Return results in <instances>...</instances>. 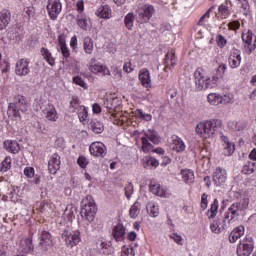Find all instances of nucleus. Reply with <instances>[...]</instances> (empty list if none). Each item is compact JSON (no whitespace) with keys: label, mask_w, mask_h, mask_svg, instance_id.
Instances as JSON below:
<instances>
[{"label":"nucleus","mask_w":256,"mask_h":256,"mask_svg":"<svg viewBox=\"0 0 256 256\" xmlns=\"http://www.w3.org/2000/svg\"><path fill=\"white\" fill-rule=\"evenodd\" d=\"M11 169V157L7 156L0 165L1 173H7Z\"/></svg>","instance_id":"c03bdc74"},{"label":"nucleus","mask_w":256,"mask_h":256,"mask_svg":"<svg viewBox=\"0 0 256 256\" xmlns=\"http://www.w3.org/2000/svg\"><path fill=\"white\" fill-rule=\"evenodd\" d=\"M112 235L115 241H123V239H125V226H123V224L114 226Z\"/></svg>","instance_id":"412c9836"},{"label":"nucleus","mask_w":256,"mask_h":256,"mask_svg":"<svg viewBox=\"0 0 256 256\" xmlns=\"http://www.w3.org/2000/svg\"><path fill=\"white\" fill-rule=\"evenodd\" d=\"M83 47L85 53H87V55H91V53H93V39H91V37H85Z\"/></svg>","instance_id":"e433bc0d"},{"label":"nucleus","mask_w":256,"mask_h":256,"mask_svg":"<svg viewBox=\"0 0 256 256\" xmlns=\"http://www.w3.org/2000/svg\"><path fill=\"white\" fill-rule=\"evenodd\" d=\"M225 71H227V65L225 64H220L218 68L216 69V73L213 75V81L217 83L218 79H222L223 75H225Z\"/></svg>","instance_id":"473e14b6"},{"label":"nucleus","mask_w":256,"mask_h":256,"mask_svg":"<svg viewBox=\"0 0 256 256\" xmlns=\"http://www.w3.org/2000/svg\"><path fill=\"white\" fill-rule=\"evenodd\" d=\"M182 179L184 183L191 185L195 183V174L193 170H182Z\"/></svg>","instance_id":"c85d7f7f"},{"label":"nucleus","mask_w":256,"mask_h":256,"mask_svg":"<svg viewBox=\"0 0 256 256\" xmlns=\"http://www.w3.org/2000/svg\"><path fill=\"white\" fill-rule=\"evenodd\" d=\"M38 209L42 213V215H45L46 217H48V215H51V211H53L51 204L45 201L40 204Z\"/></svg>","instance_id":"f704fd0d"},{"label":"nucleus","mask_w":256,"mask_h":256,"mask_svg":"<svg viewBox=\"0 0 256 256\" xmlns=\"http://www.w3.org/2000/svg\"><path fill=\"white\" fill-rule=\"evenodd\" d=\"M60 51H61L64 59H69L71 53L69 52V48H67V45L60 46Z\"/></svg>","instance_id":"e2e57ef3"},{"label":"nucleus","mask_w":256,"mask_h":256,"mask_svg":"<svg viewBox=\"0 0 256 256\" xmlns=\"http://www.w3.org/2000/svg\"><path fill=\"white\" fill-rule=\"evenodd\" d=\"M238 5H240L242 9V13L244 15H249V1L247 0H236Z\"/></svg>","instance_id":"09e8293b"},{"label":"nucleus","mask_w":256,"mask_h":256,"mask_svg":"<svg viewBox=\"0 0 256 256\" xmlns=\"http://www.w3.org/2000/svg\"><path fill=\"white\" fill-rule=\"evenodd\" d=\"M141 204H139V202H135L129 211V215L132 219H137V217H139V213H141Z\"/></svg>","instance_id":"c9c22d12"},{"label":"nucleus","mask_w":256,"mask_h":256,"mask_svg":"<svg viewBox=\"0 0 256 256\" xmlns=\"http://www.w3.org/2000/svg\"><path fill=\"white\" fill-rule=\"evenodd\" d=\"M172 143L174 145V150L177 151V153L185 151V142H183L179 136H172Z\"/></svg>","instance_id":"cd10ccee"},{"label":"nucleus","mask_w":256,"mask_h":256,"mask_svg":"<svg viewBox=\"0 0 256 256\" xmlns=\"http://www.w3.org/2000/svg\"><path fill=\"white\" fill-rule=\"evenodd\" d=\"M242 173H245V175L255 173V162H248L246 165H244Z\"/></svg>","instance_id":"a18cd8bd"},{"label":"nucleus","mask_w":256,"mask_h":256,"mask_svg":"<svg viewBox=\"0 0 256 256\" xmlns=\"http://www.w3.org/2000/svg\"><path fill=\"white\" fill-rule=\"evenodd\" d=\"M137 22L138 23H149L153 13H155V8L151 4H145L136 9Z\"/></svg>","instance_id":"0eeeda50"},{"label":"nucleus","mask_w":256,"mask_h":256,"mask_svg":"<svg viewBox=\"0 0 256 256\" xmlns=\"http://www.w3.org/2000/svg\"><path fill=\"white\" fill-rule=\"evenodd\" d=\"M98 249L103 255H111V241H101Z\"/></svg>","instance_id":"72a5a7b5"},{"label":"nucleus","mask_w":256,"mask_h":256,"mask_svg":"<svg viewBox=\"0 0 256 256\" xmlns=\"http://www.w3.org/2000/svg\"><path fill=\"white\" fill-rule=\"evenodd\" d=\"M242 41L246 45H251V43H253V31L248 30L247 33H243L242 34Z\"/></svg>","instance_id":"49530a36"},{"label":"nucleus","mask_w":256,"mask_h":256,"mask_svg":"<svg viewBox=\"0 0 256 256\" xmlns=\"http://www.w3.org/2000/svg\"><path fill=\"white\" fill-rule=\"evenodd\" d=\"M24 175L26 177H34L35 176V169L33 167H28L24 169Z\"/></svg>","instance_id":"69168bd1"},{"label":"nucleus","mask_w":256,"mask_h":256,"mask_svg":"<svg viewBox=\"0 0 256 256\" xmlns=\"http://www.w3.org/2000/svg\"><path fill=\"white\" fill-rule=\"evenodd\" d=\"M100 19H111V8L109 5L100 6L95 13Z\"/></svg>","instance_id":"b1692460"},{"label":"nucleus","mask_w":256,"mask_h":256,"mask_svg":"<svg viewBox=\"0 0 256 256\" xmlns=\"http://www.w3.org/2000/svg\"><path fill=\"white\" fill-rule=\"evenodd\" d=\"M210 229L212 233H216V235H219V233H221L222 231H225V225L219 226V223L213 222L210 225Z\"/></svg>","instance_id":"3c124183"},{"label":"nucleus","mask_w":256,"mask_h":256,"mask_svg":"<svg viewBox=\"0 0 256 256\" xmlns=\"http://www.w3.org/2000/svg\"><path fill=\"white\" fill-rule=\"evenodd\" d=\"M61 169V157L57 153L53 154L48 162V171L55 175Z\"/></svg>","instance_id":"ddd939ff"},{"label":"nucleus","mask_w":256,"mask_h":256,"mask_svg":"<svg viewBox=\"0 0 256 256\" xmlns=\"http://www.w3.org/2000/svg\"><path fill=\"white\" fill-rule=\"evenodd\" d=\"M228 27L231 31H237V29H240L241 23L237 20L229 22Z\"/></svg>","instance_id":"bf43d9fd"},{"label":"nucleus","mask_w":256,"mask_h":256,"mask_svg":"<svg viewBox=\"0 0 256 256\" xmlns=\"http://www.w3.org/2000/svg\"><path fill=\"white\" fill-rule=\"evenodd\" d=\"M125 27L131 31L133 29V25L135 23V15L133 13H128L124 18Z\"/></svg>","instance_id":"a19ab883"},{"label":"nucleus","mask_w":256,"mask_h":256,"mask_svg":"<svg viewBox=\"0 0 256 256\" xmlns=\"http://www.w3.org/2000/svg\"><path fill=\"white\" fill-rule=\"evenodd\" d=\"M11 23V11L2 10L0 13V31L7 29V25Z\"/></svg>","instance_id":"a211bd4d"},{"label":"nucleus","mask_w":256,"mask_h":256,"mask_svg":"<svg viewBox=\"0 0 256 256\" xmlns=\"http://www.w3.org/2000/svg\"><path fill=\"white\" fill-rule=\"evenodd\" d=\"M38 239L39 243L36 246V249H38V251L41 253H47L50 247H53V235L49 231L42 230Z\"/></svg>","instance_id":"423d86ee"},{"label":"nucleus","mask_w":256,"mask_h":256,"mask_svg":"<svg viewBox=\"0 0 256 256\" xmlns=\"http://www.w3.org/2000/svg\"><path fill=\"white\" fill-rule=\"evenodd\" d=\"M161 167H167L171 163V158L169 156H161Z\"/></svg>","instance_id":"338daca9"},{"label":"nucleus","mask_w":256,"mask_h":256,"mask_svg":"<svg viewBox=\"0 0 256 256\" xmlns=\"http://www.w3.org/2000/svg\"><path fill=\"white\" fill-rule=\"evenodd\" d=\"M77 111L81 123H83V121H87V117L89 116L87 108L85 106H81Z\"/></svg>","instance_id":"de8ad7c7"},{"label":"nucleus","mask_w":256,"mask_h":256,"mask_svg":"<svg viewBox=\"0 0 256 256\" xmlns=\"http://www.w3.org/2000/svg\"><path fill=\"white\" fill-rule=\"evenodd\" d=\"M73 83H75L76 85H79L80 87H85V81H83V78L79 76H75L73 78Z\"/></svg>","instance_id":"774afa93"},{"label":"nucleus","mask_w":256,"mask_h":256,"mask_svg":"<svg viewBox=\"0 0 256 256\" xmlns=\"http://www.w3.org/2000/svg\"><path fill=\"white\" fill-rule=\"evenodd\" d=\"M77 25L84 31H87V27L89 25L87 22V16H85L83 14L79 15L77 18Z\"/></svg>","instance_id":"37998d69"},{"label":"nucleus","mask_w":256,"mask_h":256,"mask_svg":"<svg viewBox=\"0 0 256 256\" xmlns=\"http://www.w3.org/2000/svg\"><path fill=\"white\" fill-rule=\"evenodd\" d=\"M43 114L48 121H52L53 123L59 119V114H57V109H55L53 104L46 105L45 109H43Z\"/></svg>","instance_id":"dca6fc26"},{"label":"nucleus","mask_w":256,"mask_h":256,"mask_svg":"<svg viewBox=\"0 0 256 256\" xmlns=\"http://www.w3.org/2000/svg\"><path fill=\"white\" fill-rule=\"evenodd\" d=\"M62 10L63 5L61 4V0H48L47 11L52 21L57 19Z\"/></svg>","instance_id":"9d476101"},{"label":"nucleus","mask_w":256,"mask_h":256,"mask_svg":"<svg viewBox=\"0 0 256 256\" xmlns=\"http://www.w3.org/2000/svg\"><path fill=\"white\" fill-rule=\"evenodd\" d=\"M4 149H6V151H9V153H19V143L13 140H5Z\"/></svg>","instance_id":"393cba45"},{"label":"nucleus","mask_w":256,"mask_h":256,"mask_svg":"<svg viewBox=\"0 0 256 256\" xmlns=\"http://www.w3.org/2000/svg\"><path fill=\"white\" fill-rule=\"evenodd\" d=\"M141 141H142V151L144 153H149V151L153 149V144L159 145V143H161V136H159V132H157V130L149 129L148 131L144 132V137L141 138Z\"/></svg>","instance_id":"20e7f679"},{"label":"nucleus","mask_w":256,"mask_h":256,"mask_svg":"<svg viewBox=\"0 0 256 256\" xmlns=\"http://www.w3.org/2000/svg\"><path fill=\"white\" fill-rule=\"evenodd\" d=\"M227 181V171L223 168H217L213 173V182L216 187H221Z\"/></svg>","instance_id":"2eb2a0df"},{"label":"nucleus","mask_w":256,"mask_h":256,"mask_svg":"<svg viewBox=\"0 0 256 256\" xmlns=\"http://www.w3.org/2000/svg\"><path fill=\"white\" fill-rule=\"evenodd\" d=\"M169 63H171L172 67L174 65H176V62H175V53H167L166 54V57H165V68H164V71L167 72V69H171V67H169Z\"/></svg>","instance_id":"ea45409f"},{"label":"nucleus","mask_w":256,"mask_h":256,"mask_svg":"<svg viewBox=\"0 0 256 256\" xmlns=\"http://www.w3.org/2000/svg\"><path fill=\"white\" fill-rule=\"evenodd\" d=\"M27 107V98L25 96H15L13 102L8 106V115L15 117V119H21V113H25Z\"/></svg>","instance_id":"f03ea898"},{"label":"nucleus","mask_w":256,"mask_h":256,"mask_svg":"<svg viewBox=\"0 0 256 256\" xmlns=\"http://www.w3.org/2000/svg\"><path fill=\"white\" fill-rule=\"evenodd\" d=\"M136 114L139 115L144 121H151V119H153V116L151 114H147L141 109H137Z\"/></svg>","instance_id":"864d4df0"},{"label":"nucleus","mask_w":256,"mask_h":256,"mask_svg":"<svg viewBox=\"0 0 256 256\" xmlns=\"http://www.w3.org/2000/svg\"><path fill=\"white\" fill-rule=\"evenodd\" d=\"M139 81H141L143 87L149 89L151 87V73L146 68L140 70Z\"/></svg>","instance_id":"f3484780"},{"label":"nucleus","mask_w":256,"mask_h":256,"mask_svg":"<svg viewBox=\"0 0 256 256\" xmlns=\"http://www.w3.org/2000/svg\"><path fill=\"white\" fill-rule=\"evenodd\" d=\"M144 169H157L159 167V160L153 156H148L143 164Z\"/></svg>","instance_id":"bb28decb"},{"label":"nucleus","mask_w":256,"mask_h":256,"mask_svg":"<svg viewBox=\"0 0 256 256\" xmlns=\"http://www.w3.org/2000/svg\"><path fill=\"white\" fill-rule=\"evenodd\" d=\"M216 41H217L218 47H220L221 49H223V47H225V45H227V39H225V37H223V35H218L216 38Z\"/></svg>","instance_id":"13d9d810"},{"label":"nucleus","mask_w":256,"mask_h":256,"mask_svg":"<svg viewBox=\"0 0 256 256\" xmlns=\"http://www.w3.org/2000/svg\"><path fill=\"white\" fill-rule=\"evenodd\" d=\"M208 195L206 193H203L201 196V209L205 211L207 209L208 201H207Z\"/></svg>","instance_id":"0e129e2a"},{"label":"nucleus","mask_w":256,"mask_h":256,"mask_svg":"<svg viewBox=\"0 0 256 256\" xmlns=\"http://www.w3.org/2000/svg\"><path fill=\"white\" fill-rule=\"evenodd\" d=\"M80 107H82L81 106V101L79 100V98L73 96L71 101H70V111L72 113H75V111H79Z\"/></svg>","instance_id":"79ce46f5"},{"label":"nucleus","mask_w":256,"mask_h":256,"mask_svg":"<svg viewBox=\"0 0 256 256\" xmlns=\"http://www.w3.org/2000/svg\"><path fill=\"white\" fill-rule=\"evenodd\" d=\"M89 151L93 157H105L107 155V146L103 142H93L90 145Z\"/></svg>","instance_id":"9b49d317"},{"label":"nucleus","mask_w":256,"mask_h":256,"mask_svg":"<svg viewBox=\"0 0 256 256\" xmlns=\"http://www.w3.org/2000/svg\"><path fill=\"white\" fill-rule=\"evenodd\" d=\"M149 189L153 195H157L158 197H163L164 195L163 188H161V185L157 182H151Z\"/></svg>","instance_id":"2f4dec72"},{"label":"nucleus","mask_w":256,"mask_h":256,"mask_svg":"<svg viewBox=\"0 0 256 256\" xmlns=\"http://www.w3.org/2000/svg\"><path fill=\"white\" fill-rule=\"evenodd\" d=\"M213 11V7H210L204 15L201 16L198 25H203V23H205V19L209 18V15L211 14V12Z\"/></svg>","instance_id":"052dcab7"},{"label":"nucleus","mask_w":256,"mask_h":256,"mask_svg":"<svg viewBox=\"0 0 256 256\" xmlns=\"http://www.w3.org/2000/svg\"><path fill=\"white\" fill-rule=\"evenodd\" d=\"M255 249L253 237L246 236L237 246L236 253L238 256H251Z\"/></svg>","instance_id":"39448f33"},{"label":"nucleus","mask_w":256,"mask_h":256,"mask_svg":"<svg viewBox=\"0 0 256 256\" xmlns=\"http://www.w3.org/2000/svg\"><path fill=\"white\" fill-rule=\"evenodd\" d=\"M89 127L93 133H96V135H99L105 131V126L103 125V122H99V120H92L89 124Z\"/></svg>","instance_id":"a878e982"},{"label":"nucleus","mask_w":256,"mask_h":256,"mask_svg":"<svg viewBox=\"0 0 256 256\" xmlns=\"http://www.w3.org/2000/svg\"><path fill=\"white\" fill-rule=\"evenodd\" d=\"M231 69H237L241 65V54H232L228 59Z\"/></svg>","instance_id":"7c9ffc66"},{"label":"nucleus","mask_w":256,"mask_h":256,"mask_svg":"<svg viewBox=\"0 0 256 256\" xmlns=\"http://www.w3.org/2000/svg\"><path fill=\"white\" fill-rule=\"evenodd\" d=\"M208 101L210 102V105H227L229 101H231V98L228 96H221V94L217 93H210L208 95Z\"/></svg>","instance_id":"4468645a"},{"label":"nucleus","mask_w":256,"mask_h":256,"mask_svg":"<svg viewBox=\"0 0 256 256\" xmlns=\"http://www.w3.org/2000/svg\"><path fill=\"white\" fill-rule=\"evenodd\" d=\"M232 153H235V144H233V142L224 144V155L229 157Z\"/></svg>","instance_id":"8fccbe9b"},{"label":"nucleus","mask_w":256,"mask_h":256,"mask_svg":"<svg viewBox=\"0 0 256 256\" xmlns=\"http://www.w3.org/2000/svg\"><path fill=\"white\" fill-rule=\"evenodd\" d=\"M41 54L43 55L44 59H46L47 63L51 65V67L55 65V58H53V56L51 55V52H49V49L42 48Z\"/></svg>","instance_id":"58836bf2"},{"label":"nucleus","mask_w":256,"mask_h":256,"mask_svg":"<svg viewBox=\"0 0 256 256\" xmlns=\"http://www.w3.org/2000/svg\"><path fill=\"white\" fill-rule=\"evenodd\" d=\"M21 248L23 253H33L35 246L33 245V238L28 237L21 241Z\"/></svg>","instance_id":"5701e85b"},{"label":"nucleus","mask_w":256,"mask_h":256,"mask_svg":"<svg viewBox=\"0 0 256 256\" xmlns=\"http://www.w3.org/2000/svg\"><path fill=\"white\" fill-rule=\"evenodd\" d=\"M149 215L150 217H159V207H157L155 204H150Z\"/></svg>","instance_id":"6e6d98bb"},{"label":"nucleus","mask_w":256,"mask_h":256,"mask_svg":"<svg viewBox=\"0 0 256 256\" xmlns=\"http://www.w3.org/2000/svg\"><path fill=\"white\" fill-rule=\"evenodd\" d=\"M217 211H219V200L214 199L210 209L208 210V213H211L209 219H215V217H217Z\"/></svg>","instance_id":"4c0bfd02"},{"label":"nucleus","mask_w":256,"mask_h":256,"mask_svg":"<svg viewBox=\"0 0 256 256\" xmlns=\"http://www.w3.org/2000/svg\"><path fill=\"white\" fill-rule=\"evenodd\" d=\"M216 83L217 82H215V80H213V77H212V80H211V78H206L203 90L213 89L215 87Z\"/></svg>","instance_id":"4d7b16f0"},{"label":"nucleus","mask_w":256,"mask_h":256,"mask_svg":"<svg viewBox=\"0 0 256 256\" xmlns=\"http://www.w3.org/2000/svg\"><path fill=\"white\" fill-rule=\"evenodd\" d=\"M29 59L22 58L17 61L15 73L19 77H25V75H29L31 70L29 69Z\"/></svg>","instance_id":"f8f14e48"},{"label":"nucleus","mask_w":256,"mask_h":256,"mask_svg":"<svg viewBox=\"0 0 256 256\" xmlns=\"http://www.w3.org/2000/svg\"><path fill=\"white\" fill-rule=\"evenodd\" d=\"M80 215L89 221V223L95 220V215H97V206H95L92 196H86V198L82 200Z\"/></svg>","instance_id":"7ed1b4c3"},{"label":"nucleus","mask_w":256,"mask_h":256,"mask_svg":"<svg viewBox=\"0 0 256 256\" xmlns=\"http://www.w3.org/2000/svg\"><path fill=\"white\" fill-rule=\"evenodd\" d=\"M95 59L91 60L90 71L94 74L100 73L101 75H110L109 69L103 65L93 64Z\"/></svg>","instance_id":"4be33fe9"},{"label":"nucleus","mask_w":256,"mask_h":256,"mask_svg":"<svg viewBox=\"0 0 256 256\" xmlns=\"http://www.w3.org/2000/svg\"><path fill=\"white\" fill-rule=\"evenodd\" d=\"M124 191H125V197L127 199H131V196L133 195V191H134L133 183L129 182L128 185L125 186Z\"/></svg>","instance_id":"603ef678"},{"label":"nucleus","mask_w":256,"mask_h":256,"mask_svg":"<svg viewBox=\"0 0 256 256\" xmlns=\"http://www.w3.org/2000/svg\"><path fill=\"white\" fill-rule=\"evenodd\" d=\"M221 125L222 123L219 119L200 122L196 126V133L203 139H211V137H215V133H217V129H219Z\"/></svg>","instance_id":"f257e3e1"},{"label":"nucleus","mask_w":256,"mask_h":256,"mask_svg":"<svg viewBox=\"0 0 256 256\" xmlns=\"http://www.w3.org/2000/svg\"><path fill=\"white\" fill-rule=\"evenodd\" d=\"M194 79H195V84H196V88L198 89V91H203V89H205V77L201 74V68H198L195 72H194Z\"/></svg>","instance_id":"aec40b11"},{"label":"nucleus","mask_w":256,"mask_h":256,"mask_svg":"<svg viewBox=\"0 0 256 256\" xmlns=\"http://www.w3.org/2000/svg\"><path fill=\"white\" fill-rule=\"evenodd\" d=\"M231 7H233V3L230 0H226L224 4L219 6L218 11L222 19H227L231 15Z\"/></svg>","instance_id":"6ab92c4d"},{"label":"nucleus","mask_w":256,"mask_h":256,"mask_svg":"<svg viewBox=\"0 0 256 256\" xmlns=\"http://www.w3.org/2000/svg\"><path fill=\"white\" fill-rule=\"evenodd\" d=\"M104 106L109 111H113V109H117V107H119V99L113 97L106 98L104 100Z\"/></svg>","instance_id":"c756f323"},{"label":"nucleus","mask_w":256,"mask_h":256,"mask_svg":"<svg viewBox=\"0 0 256 256\" xmlns=\"http://www.w3.org/2000/svg\"><path fill=\"white\" fill-rule=\"evenodd\" d=\"M232 233H234L238 239H241V237L245 235V227L238 226L232 230Z\"/></svg>","instance_id":"5fc2aeb1"},{"label":"nucleus","mask_w":256,"mask_h":256,"mask_svg":"<svg viewBox=\"0 0 256 256\" xmlns=\"http://www.w3.org/2000/svg\"><path fill=\"white\" fill-rule=\"evenodd\" d=\"M249 207V199L244 198L240 202L233 203L229 208L228 211L231 213V219L239 217L243 211H246Z\"/></svg>","instance_id":"1a4fd4ad"},{"label":"nucleus","mask_w":256,"mask_h":256,"mask_svg":"<svg viewBox=\"0 0 256 256\" xmlns=\"http://www.w3.org/2000/svg\"><path fill=\"white\" fill-rule=\"evenodd\" d=\"M77 163L79 167H81V169H85L89 162L87 161V158H85L84 156H80L77 160Z\"/></svg>","instance_id":"680f3d73"},{"label":"nucleus","mask_w":256,"mask_h":256,"mask_svg":"<svg viewBox=\"0 0 256 256\" xmlns=\"http://www.w3.org/2000/svg\"><path fill=\"white\" fill-rule=\"evenodd\" d=\"M62 240L65 242L66 247L73 249L75 245L81 243V232L79 230H64L62 233Z\"/></svg>","instance_id":"6e6552de"}]
</instances>
